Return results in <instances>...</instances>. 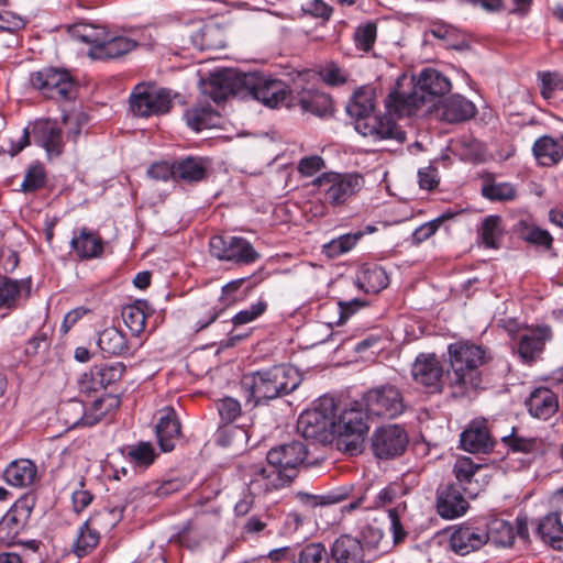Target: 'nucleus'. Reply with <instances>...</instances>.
<instances>
[{
    "mask_svg": "<svg viewBox=\"0 0 563 563\" xmlns=\"http://www.w3.org/2000/svg\"><path fill=\"white\" fill-rule=\"evenodd\" d=\"M532 153L538 163L545 167L563 163V135L556 137L551 135L540 136L533 143Z\"/></svg>",
    "mask_w": 563,
    "mask_h": 563,
    "instance_id": "e433bc0d",
    "label": "nucleus"
},
{
    "mask_svg": "<svg viewBox=\"0 0 563 563\" xmlns=\"http://www.w3.org/2000/svg\"><path fill=\"white\" fill-rule=\"evenodd\" d=\"M377 40V22L366 21L358 24L353 33L354 46L358 52L369 53Z\"/></svg>",
    "mask_w": 563,
    "mask_h": 563,
    "instance_id": "603ef678",
    "label": "nucleus"
},
{
    "mask_svg": "<svg viewBox=\"0 0 563 563\" xmlns=\"http://www.w3.org/2000/svg\"><path fill=\"white\" fill-rule=\"evenodd\" d=\"M184 117L187 125L199 132L213 125L216 112L210 104L196 106L187 109Z\"/></svg>",
    "mask_w": 563,
    "mask_h": 563,
    "instance_id": "3c124183",
    "label": "nucleus"
},
{
    "mask_svg": "<svg viewBox=\"0 0 563 563\" xmlns=\"http://www.w3.org/2000/svg\"><path fill=\"white\" fill-rule=\"evenodd\" d=\"M533 532L547 547L563 552V522L560 511L549 512L534 520Z\"/></svg>",
    "mask_w": 563,
    "mask_h": 563,
    "instance_id": "393cba45",
    "label": "nucleus"
},
{
    "mask_svg": "<svg viewBox=\"0 0 563 563\" xmlns=\"http://www.w3.org/2000/svg\"><path fill=\"white\" fill-rule=\"evenodd\" d=\"M460 444L470 453H488L494 448L486 420H474L461 433Z\"/></svg>",
    "mask_w": 563,
    "mask_h": 563,
    "instance_id": "c756f323",
    "label": "nucleus"
},
{
    "mask_svg": "<svg viewBox=\"0 0 563 563\" xmlns=\"http://www.w3.org/2000/svg\"><path fill=\"white\" fill-rule=\"evenodd\" d=\"M176 181L188 185L205 180L210 168V159L201 156H187L174 162Z\"/></svg>",
    "mask_w": 563,
    "mask_h": 563,
    "instance_id": "2f4dec72",
    "label": "nucleus"
},
{
    "mask_svg": "<svg viewBox=\"0 0 563 563\" xmlns=\"http://www.w3.org/2000/svg\"><path fill=\"white\" fill-rule=\"evenodd\" d=\"M476 114L474 103L461 95H452L435 106V115L448 123H460Z\"/></svg>",
    "mask_w": 563,
    "mask_h": 563,
    "instance_id": "cd10ccee",
    "label": "nucleus"
},
{
    "mask_svg": "<svg viewBox=\"0 0 563 563\" xmlns=\"http://www.w3.org/2000/svg\"><path fill=\"white\" fill-rule=\"evenodd\" d=\"M295 498L308 516V514H314L317 508L328 507L345 500L347 498V493L330 492L324 495H314L306 492H297L295 494Z\"/></svg>",
    "mask_w": 563,
    "mask_h": 563,
    "instance_id": "37998d69",
    "label": "nucleus"
},
{
    "mask_svg": "<svg viewBox=\"0 0 563 563\" xmlns=\"http://www.w3.org/2000/svg\"><path fill=\"white\" fill-rule=\"evenodd\" d=\"M481 195L492 202H508L517 198L515 185L508 181H496L495 176L486 173L482 176Z\"/></svg>",
    "mask_w": 563,
    "mask_h": 563,
    "instance_id": "58836bf2",
    "label": "nucleus"
},
{
    "mask_svg": "<svg viewBox=\"0 0 563 563\" xmlns=\"http://www.w3.org/2000/svg\"><path fill=\"white\" fill-rule=\"evenodd\" d=\"M323 200L332 208L343 207L353 199L364 185L358 173L327 172L313 180Z\"/></svg>",
    "mask_w": 563,
    "mask_h": 563,
    "instance_id": "1a4fd4ad",
    "label": "nucleus"
},
{
    "mask_svg": "<svg viewBox=\"0 0 563 563\" xmlns=\"http://www.w3.org/2000/svg\"><path fill=\"white\" fill-rule=\"evenodd\" d=\"M70 247L79 260L88 261L102 255L104 243L98 233L85 227L74 233Z\"/></svg>",
    "mask_w": 563,
    "mask_h": 563,
    "instance_id": "f704fd0d",
    "label": "nucleus"
},
{
    "mask_svg": "<svg viewBox=\"0 0 563 563\" xmlns=\"http://www.w3.org/2000/svg\"><path fill=\"white\" fill-rule=\"evenodd\" d=\"M501 440L514 453H533L540 448V441L538 439L519 437L514 432L504 437Z\"/></svg>",
    "mask_w": 563,
    "mask_h": 563,
    "instance_id": "680f3d73",
    "label": "nucleus"
},
{
    "mask_svg": "<svg viewBox=\"0 0 563 563\" xmlns=\"http://www.w3.org/2000/svg\"><path fill=\"white\" fill-rule=\"evenodd\" d=\"M384 103L389 114L399 118L416 114L423 106V97L418 93L415 77L400 76L386 96Z\"/></svg>",
    "mask_w": 563,
    "mask_h": 563,
    "instance_id": "ddd939ff",
    "label": "nucleus"
},
{
    "mask_svg": "<svg viewBox=\"0 0 563 563\" xmlns=\"http://www.w3.org/2000/svg\"><path fill=\"white\" fill-rule=\"evenodd\" d=\"M290 101L298 104L303 112L323 118L333 113L331 97L318 89L303 88L291 93Z\"/></svg>",
    "mask_w": 563,
    "mask_h": 563,
    "instance_id": "a878e982",
    "label": "nucleus"
},
{
    "mask_svg": "<svg viewBox=\"0 0 563 563\" xmlns=\"http://www.w3.org/2000/svg\"><path fill=\"white\" fill-rule=\"evenodd\" d=\"M541 81V95L544 99H551L555 91L563 90V76L559 73H539Z\"/></svg>",
    "mask_w": 563,
    "mask_h": 563,
    "instance_id": "774afa93",
    "label": "nucleus"
},
{
    "mask_svg": "<svg viewBox=\"0 0 563 563\" xmlns=\"http://www.w3.org/2000/svg\"><path fill=\"white\" fill-rule=\"evenodd\" d=\"M137 46V43L125 36H113L107 37L103 40L102 45L99 48L97 58L100 59H113L119 58L131 51H133Z\"/></svg>",
    "mask_w": 563,
    "mask_h": 563,
    "instance_id": "de8ad7c7",
    "label": "nucleus"
},
{
    "mask_svg": "<svg viewBox=\"0 0 563 563\" xmlns=\"http://www.w3.org/2000/svg\"><path fill=\"white\" fill-rule=\"evenodd\" d=\"M376 107V89L369 85L357 88L346 104L347 114L354 119L357 133L374 142L394 140L402 144L406 132L389 117L374 115Z\"/></svg>",
    "mask_w": 563,
    "mask_h": 563,
    "instance_id": "f03ea898",
    "label": "nucleus"
},
{
    "mask_svg": "<svg viewBox=\"0 0 563 563\" xmlns=\"http://www.w3.org/2000/svg\"><path fill=\"white\" fill-rule=\"evenodd\" d=\"M389 284L385 269L377 264H365L356 276V285L367 294H377Z\"/></svg>",
    "mask_w": 563,
    "mask_h": 563,
    "instance_id": "ea45409f",
    "label": "nucleus"
},
{
    "mask_svg": "<svg viewBox=\"0 0 563 563\" xmlns=\"http://www.w3.org/2000/svg\"><path fill=\"white\" fill-rule=\"evenodd\" d=\"M413 77L418 93L423 97V104L433 101L434 98L443 97L452 88L451 80L434 68H424Z\"/></svg>",
    "mask_w": 563,
    "mask_h": 563,
    "instance_id": "b1692460",
    "label": "nucleus"
},
{
    "mask_svg": "<svg viewBox=\"0 0 563 563\" xmlns=\"http://www.w3.org/2000/svg\"><path fill=\"white\" fill-rule=\"evenodd\" d=\"M366 411L362 401L340 408L335 404L333 435L336 446L350 455L362 452L364 435L368 431Z\"/></svg>",
    "mask_w": 563,
    "mask_h": 563,
    "instance_id": "39448f33",
    "label": "nucleus"
},
{
    "mask_svg": "<svg viewBox=\"0 0 563 563\" xmlns=\"http://www.w3.org/2000/svg\"><path fill=\"white\" fill-rule=\"evenodd\" d=\"M361 401L367 417L395 419L407 409L401 390L390 383L369 388Z\"/></svg>",
    "mask_w": 563,
    "mask_h": 563,
    "instance_id": "9b49d317",
    "label": "nucleus"
},
{
    "mask_svg": "<svg viewBox=\"0 0 563 563\" xmlns=\"http://www.w3.org/2000/svg\"><path fill=\"white\" fill-rule=\"evenodd\" d=\"M486 542L495 547L510 548L516 539L515 528L510 521L498 518H484Z\"/></svg>",
    "mask_w": 563,
    "mask_h": 563,
    "instance_id": "4c0bfd02",
    "label": "nucleus"
},
{
    "mask_svg": "<svg viewBox=\"0 0 563 563\" xmlns=\"http://www.w3.org/2000/svg\"><path fill=\"white\" fill-rule=\"evenodd\" d=\"M222 311V308H218L217 306H211L209 303H202L196 307L192 310L194 332L199 333L206 330L219 318Z\"/></svg>",
    "mask_w": 563,
    "mask_h": 563,
    "instance_id": "4d7b16f0",
    "label": "nucleus"
},
{
    "mask_svg": "<svg viewBox=\"0 0 563 563\" xmlns=\"http://www.w3.org/2000/svg\"><path fill=\"white\" fill-rule=\"evenodd\" d=\"M69 33L78 41L89 44L91 53L97 57L103 40L107 37V32L103 27L96 26L87 23H77L69 27Z\"/></svg>",
    "mask_w": 563,
    "mask_h": 563,
    "instance_id": "c03bdc74",
    "label": "nucleus"
},
{
    "mask_svg": "<svg viewBox=\"0 0 563 563\" xmlns=\"http://www.w3.org/2000/svg\"><path fill=\"white\" fill-rule=\"evenodd\" d=\"M93 367L98 372L100 386L103 389L119 382L126 371V366L122 362L104 363Z\"/></svg>",
    "mask_w": 563,
    "mask_h": 563,
    "instance_id": "bf43d9fd",
    "label": "nucleus"
},
{
    "mask_svg": "<svg viewBox=\"0 0 563 563\" xmlns=\"http://www.w3.org/2000/svg\"><path fill=\"white\" fill-rule=\"evenodd\" d=\"M29 85L43 98L55 101H74L78 92V84L71 74L66 68L54 66L32 71Z\"/></svg>",
    "mask_w": 563,
    "mask_h": 563,
    "instance_id": "423d86ee",
    "label": "nucleus"
},
{
    "mask_svg": "<svg viewBox=\"0 0 563 563\" xmlns=\"http://www.w3.org/2000/svg\"><path fill=\"white\" fill-rule=\"evenodd\" d=\"M409 444L406 429L400 424H386L374 430L371 449L379 460H391L402 455Z\"/></svg>",
    "mask_w": 563,
    "mask_h": 563,
    "instance_id": "2eb2a0df",
    "label": "nucleus"
},
{
    "mask_svg": "<svg viewBox=\"0 0 563 563\" xmlns=\"http://www.w3.org/2000/svg\"><path fill=\"white\" fill-rule=\"evenodd\" d=\"M479 235L486 249H499L504 235L501 217L497 214L486 217L482 222Z\"/></svg>",
    "mask_w": 563,
    "mask_h": 563,
    "instance_id": "09e8293b",
    "label": "nucleus"
},
{
    "mask_svg": "<svg viewBox=\"0 0 563 563\" xmlns=\"http://www.w3.org/2000/svg\"><path fill=\"white\" fill-rule=\"evenodd\" d=\"M51 346V338L44 330H38L30 338L24 347V355L27 358H34L40 354H44Z\"/></svg>",
    "mask_w": 563,
    "mask_h": 563,
    "instance_id": "0e129e2a",
    "label": "nucleus"
},
{
    "mask_svg": "<svg viewBox=\"0 0 563 563\" xmlns=\"http://www.w3.org/2000/svg\"><path fill=\"white\" fill-rule=\"evenodd\" d=\"M242 84H244L245 99L251 98L271 109L286 104L291 96L285 81L258 71L244 74Z\"/></svg>",
    "mask_w": 563,
    "mask_h": 563,
    "instance_id": "9d476101",
    "label": "nucleus"
},
{
    "mask_svg": "<svg viewBox=\"0 0 563 563\" xmlns=\"http://www.w3.org/2000/svg\"><path fill=\"white\" fill-rule=\"evenodd\" d=\"M221 421L224 423L234 422L242 413L241 404L232 397H223L216 401Z\"/></svg>",
    "mask_w": 563,
    "mask_h": 563,
    "instance_id": "e2e57ef3",
    "label": "nucleus"
},
{
    "mask_svg": "<svg viewBox=\"0 0 563 563\" xmlns=\"http://www.w3.org/2000/svg\"><path fill=\"white\" fill-rule=\"evenodd\" d=\"M449 368L446 382L453 397H464L482 384L481 366L487 361L486 351L470 341H457L448 345Z\"/></svg>",
    "mask_w": 563,
    "mask_h": 563,
    "instance_id": "20e7f679",
    "label": "nucleus"
},
{
    "mask_svg": "<svg viewBox=\"0 0 563 563\" xmlns=\"http://www.w3.org/2000/svg\"><path fill=\"white\" fill-rule=\"evenodd\" d=\"M121 399L118 395H104L93 400L89 409L78 399H70L59 406L58 415L68 428L92 427L100 422L104 416L119 408Z\"/></svg>",
    "mask_w": 563,
    "mask_h": 563,
    "instance_id": "6e6552de",
    "label": "nucleus"
},
{
    "mask_svg": "<svg viewBox=\"0 0 563 563\" xmlns=\"http://www.w3.org/2000/svg\"><path fill=\"white\" fill-rule=\"evenodd\" d=\"M301 12L305 15L328 22L333 14V8L323 0H308L301 5Z\"/></svg>",
    "mask_w": 563,
    "mask_h": 563,
    "instance_id": "338daca9",
    "label": "nucleus"
},
{
    "mask_svg": "<svg viewBox=\"0 0 563 563\" xmlns=\"http://www.w3.org/2000/svg\"><path fill=\"white\" fill-rule=\"evenodd\" d=\"M267 302L264 299L257 300L250 307L239 311L232 319L231 323L235 327L250 323L260 318L267 310Z\"/></svg>",
    "mask_w": 563,
    "mask_h": 563,
    "instance_id": "69168bd1",
    "label": "nucleus"
},
{
    "mask_svg": "<svg viewBox=\"0 0 563 563\" xmlns=\"http://www.w3.org/2000/svg\"><path fill=\"white\" fill-rule=\"evenodd\" d=\"M550 325L543 324L527 329L519 336L518 354L523 363L532 364L544 351L545 344L552 340Z\"/></svg>",
    "mask_w": 563,
    "mask_h": 563,
    "instance_id": "5701e85b",
    "label": "nucleus"
},
{
    "mask_svg": "<svg viewBox=\"0 0 563 563\" xmlns=\"http://www.w3.org/2000/svg\"><path fill=\"white\" fill-rule=\"evenodd\" d=\"M45 184V168L41 163H35L27 167L20 190L24 194L35 192L42 189Z\"/></svg>",
    "mask_w": 563,
    "mask_h": 563,
    "instance_id": "13d9d810",
    "label": "nucleus"
},
{
    "mask_svg": "<svg viewBox=\"0 0 563 563\" xmlns=\"http://www.w3.org/2000/svg\"><path fill=\"white\" fill-rule=\"evenodd\" d=\"M512 233L536 250L549 252L553 249L552 234L539 227L531 218L519 219L512 227Z\"/></svg>",
    "mask_w": 563,
    "mask_h": 563,
    "instance_id": "bb28decb",
    "label": "nucleus"
},
{
    "mask_svg": "<svg viewBox=\"0 0 563 563\" xmlns=\"http://www.w3.org/2000/svg\"><path fill=\"white\" fill-rule=\"evenodd\" d=\"M194 47L200 51H218L225 46L222 30L218 25H203L190 35Z\"/></svg>",
    "mask_w": 563,
    "mask_h": 563,
    "instance_id": "79ce46f5",
    "label": "nucleus"
},
{
    "mask_svg": "<svg viewBox=\"0 0 563 563\" xmlns=\"http://www.w3.org/2000/svg\"><path fill=\"white\" fill-rule=\"evenodd\" d=\"M172 108L170 90L137 85L130 96V109L136 117L165 114Z\"/></svg>",
    "mask_w": 563,
    "mask_h": 563,
    "instance_id": "f3484780",
    "label": "nucleus"
},
{
    "mask_svg": "<svg viewBox=\"0 0 563 563\" xmlns=\"http://www.w3.org/2000/svg\"><path fill=\"white\" fill-rule=\"evenodd\" d=\"M209 252L217 260L236 266L253 264L261 257L249 240L234 235H213L209 241Z\"/></svg>",
    "mask_w": 563,
    "mask_h": 563,
    "instance_id": "f8f14e48",
    "label": "nucleus"
},
{
    "mask_svg": "<svg viewBox=\"0 0 563 563\" xmlns=\"http://www.w3.org/2000/svg\"><path fill=\"white\" fill-rule=\"evenodd\" d=\"M123 508L104 509L89 517L78 529L77 537L71 544V552L79 559L89 555L99 544L101 534L97 526L103 519H110L114 527L122 518Z\"/></svg>",
    "mask_w": 563,
    "mask_h": 563,
    "instance_id": "4468645a",
    "label": "nucleus"
},
{
    "mask_svg": "<svg viewBox=\"0 0 563 563\" xmlns=\"http://www.w3.org/2000/svg\"><path fill=\"white\" fill-rule=\"evenodd\" d=\"M486 538L484 518H474L454 527L449 545L454 553L467 555L487 544Z\"/></svg>",
    "mask_w": 563,
    "mask_h": 563,
    "instance_id": "a211bd4d",
    "label": "nucleus"
},
{
    "mask_svg": "<svg viewBox=\"0 0 563 563\" xmlns=\"http://www.w3.org/2000/svg\"><path fill=\"white\" fill-rule=\"evenodd\" d=\"M36 498L25 494L19 498L0 520V542L11 544L27 525Z\"/></svg>",
    "mask_w": 563,
    "mask_h": 563,
    "instance_id": "6ab92c4d",
    "label": "nucleus"
},
{
    "mask_svg": "<svg viewBox=\"0 0 563 563\" xmlns=\"http://www.w3.org/2000/svg\"><path fill=\"white\" fill-rule=\"evenodd\" d=\"M335 401L332 397L319 398L314 406L305 410L298 418L297 430L305 439L321 443L334 440Z\"/></svg>",
    "mask_w": 563,
    "mask_h": 563,
    "instance_id": "0eeeda50",
    "label": "nucleus"
},
{
    "mask_svg": "<svg viewBox=\"0 0 563 563\" xmlns=\"http://www.w3.org/2000/svg\"><path fill=\"white\" fill-rule=\"evenodd\" d=\"M453 217L452 212H444L438 218L418 227L412 234L406 239L411 246H418L435 234L441 224Z\"/></svg>",
    "mask_w": 563,
    "mask_h": 563,
    "instance_id": "6e6d98bb",
    "label": "nucleus"
},
{
    "mask_svg": "<svg viewBox=\"0 0 563 563\" xmlns=\"http://www.w3.org/2000/svg\"><path fill=\"white\" fill-rule=\"evenodd\" d=\"M151 314L146 300L137 299L122 308L121 317L131 333L139 336L145 330L146 318Z\"/></svg>",
    "mask_w": 563,
    "mask_h": 563,
    "instance_id": "a19ab883",
    "label": "nucleus"
},
{
    "mask_svg": "<svg viewBox=\"0 0 563 563\" xmlns=\"http://www.w3.org/2000/svg\"><path fill=\"white\" fill-rule=\"evenodd\" d=\"M157 457L154 446L150 442H139L128 448L126 459L140 468H147Z\"/></svg>",
    "mask_w": 563,
    "mask_h": 563,
    "instance_id": "864d4df0",
    "label": "nucleus"
},
{
    "mask_svg": "<svg viewBox=\"0 0 563 563\" xmlns=\"http://www.w3.org/2000/svg\"><path fill=\"white\" fill-rule=\"evenodd\" d=\"M411 378L428 394L443 391L446 376L444 367L434 353H419L411 365Z\"/></svg>",
    "mask_w": 563,
    "mask_h": 563,
    "instance_id": "dca6fc26",
    "label": "nucleus"
},
{
    "mask_svg": "<svg viewBox=\"0 0 563 563\" xmlns=\"http://www.w3.org/2000/svg\"><path fill=\"white\" fill-rule=\"evenodd\" d=\"M331 556L335 563H365L366 554L357 537L349 533L338 537L331 545Z\"/></svg>",
    "mask_w": 563,
    "mask_h": 563,
    "instance_id": "c9c22d12",
    "label": "nucleus"
},
{
    "mask_svg": "<svg viewBox=\"0 0 563 563\" xmlns=\"http://www.w3.org/2000/svg\"><path fill=\"white\" fill-rule=\"evenodd\" d=\"M34 143L45 150L49 157H58L64 152L63 131L56 121L38 119L30 122Z\"/></svg>",
    "mask_w": 563,
    "mask_h": 563,
    "instance_id": "4be33fe9",
    "label": "nucleus"
},
{
    "mask_svg": "<svg viewBox=\"0 0 563 563\" xmlns=\"http://www.w3.org/2000/svg\"><path fill=\"white\" fill-rule=\"evenodd\" d=\"M388 517L394 543H402L410 530L406 504H399L395 508H390L388 510Z\"/></svg>",
    "mask_w": 563,
    "mask_h": 563,
    "instance_id": "8fccbe9b",
    "label": "nucleus"
},
{
    "mask_svg": "<svg viewBox=\"0 0 563 563\" xmlns=\"http://www.w3.org/2000/svg\"><path fill=\"white\" fill-rule=\"evenodd\" d=\"M363 235L362 231L342 234L323 245V252L327 256L335 258L351 251Z\"/></svg>",
    "mask_w": 563,
    "mask_h": 563,
    "instance_id": "5fc2aeb1",
    "label": "nucleus"
},
{
    "mask_svg": "<svg viewBox=\"0 0 563 563\" xmlns=\"http://www.w3.org/2000/svg\"><path fill=\"white\" fill-rule=\"evenodd\" d=\"M528 412L537 419L548 420L559 410L556 394L548 387L534 388L526 399Z\"/></svg>",
    "mask_w": 563,
    "mask_h": 563,
    "instance_id": "473e14b6",
    "label": "nucleus"
},
{
    "mask_svg": "<svg viewBox=\"0 0 563 563\" xmlns=\"http://www.w3.org/2000/svg\"><path fill=\"white\" fill-rule=\"evenodd\" d=\"M159 413L155 426L157 442L163 452H170L181 435V424L173 407H165Z\"/></svg>",
    "mask_w": 563,
    "mask_h": 563,
    "instance_id": "c85d7f7f",
    "label": "nucleus"
},
{
    "mask_svg": "<svg viewBox=\"0 0 563 563\" xmlns=\"http://www.w3.org/2000/svg\"><path fill=\"white\" fill-rule=\"evenodd\" d=\"M300 383L301 375L296 367L279 364L244 374L240 385L245 394L246 405L252 404V408H254L290 394Z\"/></svg>",
    "mask_w": 563,
    "mask_h": 563,
    "instance_id": "7ed1b4c3",
    "label": "nucleus"
},
{
    "mask_svg": "<svg viewBox=\"0 0 563 563\" xmlns=\"http://www.w3.org/2000/svg\"><path fill=\"white\" fill-rule=\"evenodd\" d=\"M244 74L234 69H223L211 75L207 93L216 102L223 101L229 96L245 99L244 84H242Z\"/></svg>",
    "mask_w": 563,
    "mask_h": 563,
    "instance_id": "412c9836",
    "label": "nucleus"
},
{
    "mask_svg": "<svg viewBox=\"0 0 563 563\" xmlns=\"http://www.w3.org/2000/svg\"><path fill=\"white\" fill-rule=\"evenodd\" d=\"M22 290L31 291L30 279H11L5 276L0 277V308H13Z\"/></svg>",
    "mask_w": 563,
    "mask_h": 563,
    "instance_id": "49530a36",
    "label": "nucleus"
},
{
    "mask_svg": "<svg viewBox=\"0 0 563 563\" xmlns=\"http://www.w3.org/2000/svg\"><path fill=\"white\" fill-rule=\"evenodd\" d=\"M468 498L457 484L441 485L435 493L437 514L445 520L460 518L470 508Z\"/></svg>",
    "mask_w": 563,
    "mask_h": 563,
    "instance_id": "aec40b11",
    "label": "nucleus"
},
{
    "mask_svg": "<svg viewBox=\"0 0 563 563\" xmlns=\"http://www.w3.org/2000/svg\"><path fill=\"white\" fill-rule=\"evenodd\" d=\"M2 478L11 487H31L40 478L37 465L30 459L13 460L3 470Z\"/></svg>",
    "mask_w": 563,
    "mask_h": 563,
    "instance_id": "7c9ffc66",
    "label": "nucleus"
},
{
    "mask_svg": "<svg viewBox=\"0 0 563 563\" xmlns=\"http://www.w3.org/2000/svg\"><path fill=\"white\" fill-rule=\"evenodd\" d=\"M482 464L475 463L468 456H460L453 465V474L456 479L453 484H457L467 497L475 498L478 495V482L475 475L483 470Z\"/></svg>",
    "mask_w": 563,
    "mask_h": 563,
    "instance_id": "72a5a7b5",
    "label": "nucleus"
},
{
    "mask_svg": "<svg viewBox=\"0 0 563 563\" xmlns=\"http://www.w3.org/2000/svg\"><path fill=\"white\" fill-rule=\"evenodd\" d=\"M294 563H329V554L324 544L312 542L306 544Z\"/></svg>",
    "mask_w": 563,
    "mask_h": 563,
    "instance_id": "052dcab7",
    "label": "nucleus"
},
{
    "mask_svg": "<svg viewBox=\"0 0 563 563\" xmlns=\"http://www.w3.org/2000/svg\"><path fill=\"white\" fill-rule=\"evenodd\" d=\"M98 346L109 355H123L130 349L126 335L114 327L106 328L100 332Z\"/></svg>",
    "mask_w": 563,
    "mask_h": 563,
    "instance_id": "a18cd8bd",
    "label": "nucleus"
},
{
    "mask_svg": "<svg viewBox=\"0 0 563 563\" xmlns=\"http://www.w3.org/2000/svg\"><path fill=\"white\" fill-rule=\"evenodd\" d=\"M308 457V448L300 440H292L271 448L265 462L241 464L244 478L253 495H267L289 486Z\"/></svg>",
    "mask_w": 563,
    "mask_h": 563,
    "instance_id": "f257e3e1",
    "label": "nucleus"
}]
</instances>
